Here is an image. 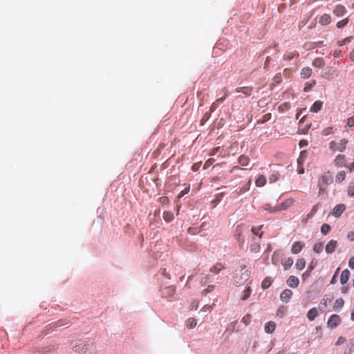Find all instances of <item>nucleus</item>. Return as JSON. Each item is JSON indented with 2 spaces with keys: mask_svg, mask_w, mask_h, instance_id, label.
Segmentation results:
<instances>
[{
  "mask_svg": "<svg viewBox=\"0 0 354 354\" xmlns=\"http://www.w3.org/2000/svg\"><path fill=\"white\" fill-rule=\"evenodd\" d=\"M317 309L316 308H312L308 310L307 313V317L310 321H313L315 318L317 316Z\"/></svg>",
  "mask_w": 354,
  "mask_h": 354,
  "instance_id": "obj_20",
  "label": "nucleus"
},
{
  "mask_svg": "<svg viewBox=\"0 0 354 354\" xmlns=\"http://www.w3.org/2000/svg\"><path fill=\"white\" fill-rule=\"evenodd\" d=\"M306 266V261L304 259H299L295 264V267L297 269L301 270H303Z\"/></svg>",
  "mask_w": 354,
  "mask_h": 354,
  "instance_id": "obj_28",
  "label": "nucleus"
},
{
  "mask_svg": "<svg viewBox=\"0 0 354 354\" xmlns=\"http://www.w3.org/2000/svg\"><path fill=\"white\" fill-rule=\"evenodd\" d=\"M244 227H245V226L243 224L238 225L236 227L235 232H234V238L239 242L240 247H242L245 242V240L243 237Z\"/></svg>",
  "mask_w": 354,
  "mask_h": 354,
  "instance_id": "obj_2",
  "label": "nucleus"
},
{
  "mask_svg": "<svg viewBox=\"0 0 354 354\" xmlns=\"http://www.w3.org/2000/svg\"><path fill=\"white\" fill-rule=\"evenodd\" d=\"M333 182V177L330 171L324 173L320 178L318 182V186L319 187V194L325 191L326 187Z\"/></svg>",
  "mask_w": 354,
  "mask_h": 354,
  "instance_id": "obj_1",
  "label": "nucleus"
},
{
  "mask_svg": "<svg viewBox=\"0 0 354 354\" xmlns=\"http://www.w3.org/2000/svg\"><path fill=\"white\" fill-rule=\"evenodd\" d=\"M333 133L332 127H327L322 131L323 136H328Z\"/></svg>",
  "mask_w": 354,
  "mask_h": 354,
  "instance_id": "obj_48",
  "label": "nucleus"
},
{
  "mask_svg": "<svg viewBox=\"0 0 354 354\" xmlns=\"http://www.w3.org/2000/svg\"><path fill=\"white\" fill-rule=\"evenodd\" d=\"M250 248L252 252H258L260 250L261 245L259 243L253 242L251 243Z\"/></svg>",
  "mask_w": 354,
  "mask_h": 354,
  "instance_id": "obj_33",
  "label": "nucleus"
},
{
  "mask_svg": "<svg viewBox=\"0 0 354 354\" xmlns=\"http://www.w3.org/2000/svg\"><path fill=\"white\" fill-rule=\"evenodd\" d=\"M224 91H225V94H224V95H223V97H220V98L217 99L216 102H223L225 100V98H226V97H227V89H226V88H225V89H224Z\"/></svg>",
  "mask_w": 354,
  "mask_h": 354,
  "instance_id": "obj_58",
  "label": "nucleus"
},
{
  "mask_svg": "<svg viewBox=\"0 0 354 354\" xmlns=\"http://www.w3.org/2000/svg\"><path fill=\"white\" fill-rule=\"evenodd\" d=\"M201 162H196V163L194 164L192 167V170L194 171H196L197 170H198V169L201 167Z\"/></svg>",
  "mask_w": 354,
  "mask_h": 354,
  "instance_id": "obj_57",
  "label": "nucleus"
},
{
  "mask_svg": "<svg viewBox=\"0 0 354 354\" xmlns=\"http://www.w3.org/2000/svg\"><path fill=\"white\" fill-rule=\"evenodd\" d=\"M298 56H299V53L297 51L295 50V51H292V52H287V53H286L284 54L283 58L286 60H291L293 58H295V57H298Z\"/></svg>",
  "mask_w": 354,
  "mask_h": 354,
  "instance_id": "obj_24",
  "label": "nucleus"
},
{
  "mask_svg": "<svg viewBox=\"0 0 354 354\" xmlns=\"http://www.w3.org/2000/svg\"><path fill=\"white\" fill-rule=\"evenodd\" d=\"M292 295V292L290 289L284 290L280 295V299L282 301L288 303Z\"/></svg>",
  "mask_w": 354,
  "mask_h": 354,
  "instance_id": "obj_7",
  "label": "nucleus"
},
{
  "mask_svg": "<svg viewBox=\"0 0 354 354\" xmlns=\"http://www.w3.org/2000/svg\"><path fill=\"white\" fill-rule=\"evenodd\" d=\"M341 322V319L339 315H332L327 322L328 326L334 328L337 327Z\"/></svg>",
  "mask_w": 354,
  "mask_h": 354,
  "instance_id": "obj_3",
  "label": "nucleus"
},
{
  "mask_svg": "<svg viewBox=\"0 0 354 354\" xmlns=\"http://www.w3.org/2000/svg\"><path fill=\"white\" fill-rule=\"evenodd\" d=\"M163 218L167 222H170L174 219V214L169 212H165L163 213Z\"/></svg>",
  "mask_w": 354,
  "mask_h": 354,
  "instance_id": "obj_35",
  "label": "nucleus"
},
{
  "mask_svg": "<svg viewBox=\"0 0 354 354\" xmlns=\"http://www.w3.org/2000/svg\"><path fill=\"white\" fill-rule=\"evenodd\" d=\"M345 12H346V8L342 5H337L333 10V13L337 17H341V16L344 15Z\"/></svg>",
  "mask_w": 354,
  "mask_h": 354,
  "instance_id": "obj_14",
  "label": "nucleus"
},
{
  "mask_svg": "<svg viewBox=\"0 0 354 354\" xmlns=\"http://www.w3.org/2000/svg\"><path fill=\"white\" fill-rule=\"evenodd\" d=\"M314 269V266L313 265V263L308 266L307 270L302 274V278L304 279H306L307 277H308L310 275V273L312 270Z\"/></svg>",
  "mask_w": 354,
  "mask_h": 354,
  "instance_id": "obj_38",
  "label": "nucleus"
},
{
  "mask_svg": "<svg viewBox=\"0 0 354 354\" xmlns=\"http://www.w3.org/2000/svg\"><path fill=\"white\" fill-rule=\"evenodd\" d=\"M330 21V16L328 14L322 15L319 19V23L323 26H326L329 24Z\"/></svg>",
  "mask_w": 354,
  "mask_h": 354,
  "instance_id": "obj_16",
  "label": "nucleus"
},
{
  "mask_svg": "<svg viewBox=\"0 0 354 354\" xmlns=\"http://www.w3.org/2000/svg\"><path fill=\"white\" fill-rule=\"evenodd\" d=\"M316 82L315 80H313L310 82H306L304 86V91L305 92H308L312 89V88L315 85Z\"/></svg>",
  "mask_w": 354,
  "mask_h": 354,
  "instance_id": "obj_36",
  "label": "nucleus"
},
{
  "mask_svg": "<svg viewBox=\"0 0 354 354\" xmlns=\"http://www.w3.org/2000/svg\"><path fill=\"white\" fill-rule=\"evenodd\" d=\"M252 91H253V88L252 86H243V87H238L236 88V92L242 93L243 94H244L246 96L250 95Z\"/></svg>",
  "mask_w": 354,
  "mask_h": 354,
  "instance_id": "obj_11",
  "label": "nucleus"
},
{
  "mask_svg": "<svg viewBox=\"0 0 354 354\" xmlns=\"http://www.w3.org/2000/svg\"><path fill=\"white\" fill-rule=\"evenodd\" d=\"M276 328V324L274 322L270 321L265 325V331L267 333H272Z\"/></svg>",
  "mask_w": 354,
  "mask_h": 354,
  "instance_id": "obj_17",
  "label": "nucleus"
},
{
  "mask_svg": "<svg viewBox=\"0 0 354 354\" xmlns=\"http://www.w3.org/2000/svg\"><path fill=\"white\" fill-rule=\"evenodd\" d=\"M337 245V241L330 240V241H328V243L326 244V248H325L326 253H328V254L333 253L335 250Z\"/></svg>",
  "mask_w": 354,
  "mask_h": 354,
  "instance_id": "obj_9",
  "label": "nucleus"
},
{
  "mask_svg": "<svg viewBox=\"0 0 354 354\" xmlns=\"http://www.w3.org/2000/svg\"><path fill=\"white\" fill-rule=\"evenodd\" d=\"M323 250V243H317L313 246V250L316 253H320Z\"/></svg>",
  "mask_w": 354,
  "mask_h": 354,
  "instance_id": "obj_40",
  "label": "nucleus"
},
{
  "mask_svg": "<svg viewBox=\"0 0 354 354\" xmlns=\"http://www.w3.org/2000/svg\"><path fill=\"white\" fill-rule=\"evenodd\" d=\"M346 125L349 127L354 126V118L350 117L347 119Z\"/></svg>",
  "mask_w": 354,
  "mask_h": 354,
  "instance_id": "obj_50",
  "label": "nucleus"
},
{
  "mask_svg": "<svg viewBox=\"0 0 354 354\" xmlns=\"http://www.w3.org/2000/svg\"><path fill=\"white\" fill-rule=\"evenodd\" d=\"M348 266L351 269L354 270V257L349 259Z\"/></svg>",
  "mask_w": 354,
  "mask_h": 354,
  "instance_id": "obj_59",
  "label": "nucleus"
},
{
  "mask_svg": "<svg viewBox=\"0 0 354 354\" xmlns=\"http://www.w3.org/2000/svg\"><path fill=\"white\" fill-rule=\"evenodd\" d=\"M346 177V173L344 171H339L335 176V181L338 183L342 182Z\"/></svg>",
  "mask_w": 354,
  "mask_h": 354,
  "instance_id": "obj_31",
  "label": "nucleus"
},
{
  "mask_svg": "<svg viewBox=\"0 0 354 354\" xmlns=\"http://www.w3.org/2000/svg\"><path fill=\"white\" fill-rule=\"evenodd\" d=\"M348 141L347 139H342L339 143L337 142V151H339L340 152H343L346 149V145L348 144Z\"/></svg>",
  "mask_w": 354,
  "mask_h": 354,
  "instance_id": "obj_18",
  "label": "nucleus"
},
{
  "mask_svg": "<svg viewBox=\"0 0 354 354\" xmlns=\"http://www.w3.org/2000/svg\"><path fill=\"white\" fill-rule=\"evenodd\" d=\"M88 348V345L86 344L83 342H80L74 346L75 351L78 352L81 354L86 353Z\"/></svg>",
  "mask_w": 354,
  "mask_h": 354,
  "instance_id": "obj_8",
  "label": "nucleus"
},
{
  "mask_svg": "<svg viewBox=\"0 0 354 354\" xmlns=\"http://www.w3.org/2000/svg\"><path fill=\"white\" fill-rule=\"evenodd\" d=\"M334 164L338 167H346V157L344 155L339 154L334 160Z\"/></svg>",
  "mask_w": 354,
  "mask_h": 354,
  "instance_id": "obj_6",
  "label": "nucleus"
},
{
  "mask_svg": "<svg viewBox=\"0 0 354 354\" xmlns=\"http://www.w3.org/2000/svg\"><path fill=\"white\" fill-rule=\"evenodd\" d=\"M344 301L343 299L339 298V299H336V301L333 305L334 310H339V309L342 308L344 306Z\"/></svg>",
  "mask_w": 354,
  "mask_h": 354,
  "instance_id": "obj_30",
  "label": "nucleus"
},
{
  "mask_svg": "<svg viewBox=\"0 0 354 354\" xmlns=\"http://www.w3.org/2000/svg\"><path fill=\"white\" fill-rule=\"evenodd\" d=\"M322 105H323V102H321V101H316L313 103V104L312 105V106L310 107V111L311 112H314V113H317L319 111L321 110L322 107Z\"/></svg>",
  "mask_w": 354,
  "mask_h": 354,
  "instance_id": "obj_21",
  "label": "nucleus"
},
{
  "mask_svg": "<svg viewBox=\"0 0 354 354\" xmlns=\"http://www.w3.org/2000/svg\"><path fill=\"white\" fill-rule=\"evenodd\" d=\"M223 269V265L221 263H217L210 268L209 271L214 274H218L221 270Z\"/></svg>",
  "mask_w": 354,
  "mask_h": 354,
  "instance_id": "obj_22",
  "label": "nucleus"
},
{
  "mask_svg": "<svg viewBox=\"0 0 354 354\" xmlns=\"http://www.w3.org/2000/svg\"><path fill=\"white\" fill-rule=\"evenodd\" d=\"M330 229L331 227L328 224L324 223L321 227V232L326 235L330 231Z\"/></svg>",
  "mask_w": 354,
  "mask_h": 354,
  "instance_id": "obj_37",
  "label": "nucleus"
},
{
  "mask_svg": "<svg viewBox=\"0 0 354 354\" xmlns=\"http://www.w3.org/2000/svg\"><path fill=\"white\" fill-rule=\"evenodd\" d=\"M238 161L241 165L245 167L248 165L250 158L247 156L241 155V156H239Z\"/></svg>",
  "mask_w": 354,
  "mask_h": 354,
  "instance_id": "obj_25",
  "label": "nucleus"
},
{
  "mask_svg": "<svg viewBox=\"0 0 354 354\" xmlns=\"http://www.w3.org/2000/svg\"><path fill=\"white\" fill-rule=\"evenodd\" d=\"M348 18L341 20L337 23V27L339 28H343L348 24Z\"/></svg>",
  "mask_w": 354,
  "mask_h": 354,
  "instance_id": "obj_45",
  "label": "nucleus"
},
{
  "mask_svg": "<svg viewBox=\"0 0 354 354\" xmlns=\"http://www.w3.org/2000/svg\"><path fill=\"white\" fill-rule=\"evenodd\" d=\"M198 301L194 300L192 302L190 306L191 309H196L198 307Z\"/></svg>",
  "mask_w": 354,
  "mask_h": 354,
  "instance_id": "obj_55",
  "label": "nucleus"
},
{
  "mask_svg": "<svg viewBox=\"0 0 354 354\" xmlns=\"http://www.w3.org/2000/svg\"><path fill=\"white\" fill-rule=\"evenodd\" d=\"M189 191V187H185L183 191L180 192L178 194V198L183 197L185 194H187Z\"/></svg>",
  "mask_w": 354,
  "mask_h": 354,
  "instance_id": "obj_52",
  "label": "nucleus"
},
{
  "mask_svg": "<svg viewBox=\"0 0 354 354\" xmlns=\"http://www.w3.org/2000/svg\"><path fill=\"white\" fill-rule=\"evenodd\" d=\"M294 199L292 198H287L281 203L277 205L278 210L279 212L286 210L293 205L294 204Z\"/></svg>",
  "mask_w": 354,
  "mask_h": 354,
  "instance_id": "obj_4",
  "label": "nucleus"
},
{
  "mask_svg": "<svg viewBox=\"0 0 354 354\" xmlns=\"http://www.w3.org/2000/svg\"><path fill=\"white\" fill-rule=\"evenodd\" d=\"M175 291L176 290L174 286H170L165 287L162 291V297H170L174 295Z\"/></svg>",
  "mask_w": 354,
  "mask_h": 354,
  "instance_id": "obj_10",
  "label": "nucleus"
},
{
  "mask_svg": "<svg viewBox=\"0 0 354 354\" xmlns=\"http://www.w3.org/2000/svg\"><path fill=\"white\" fill-rule=\"evenodd\" d=\"M347 238L350 241H354V232L353 231L349 232L347 234Z\"/></svg>",
  "mask_w": 354,
  "mask_h": 354,
  "instance_id": "obj_60",
  "label": "nucleus"
},
{
  "mask_svg": "<svg viewBox=\"0 0 354 354\" xmlns=\"http://www.w3.org/2000/svg\"><path fill=\"white\" fill-rule=\"evenodd\" d=\"M249 189V185H246L242 188H240L239 190H236V192L237 195H241L245 192L248 191Z\"/></svg>",
  "mask_w": 354,
  "mask_h": 354,
  "instance_id": "obj_49",
  "label": "nucleus"
},
{
  "mask_svg": "<svg viewBox=\"0 0 354 354\" xmlns=\"http://www.w3.org/2000/svg\"><path fill=\"white\" fill-rule=\"evenodd\" d=\"M272 284V281L270 278H266L263 280L261 286L263 289L268 288Z\"/></svg>",
  "mask_w": 354,
  "mask_h": 354,
  "instance_id": "obj_39",
  "label": "nucleus"
},
{
  "mask_svg": "<svg viewBox=\"0 0 354 354\" xmlns=\"http://www.w3.org/2000/svg\"><path fill=\"white\" fill-rule=\"evenodd\" d=\"M317 209V205H316L313 207V208L310 210V212L308 214V217L313 216L316 213Z\"/></svg>",
  "mask_w": 354,
  "mask_h": 354,
  "instance_id": "obj_54",
  "label": "nucleus"
},
{
  "mask_svg": "<svg viewBox=\"0 0 354 354\" xmlns=\"http://www.w3.org/2000/svg\"><path fill=\"white\" fill-rule=\"evenodd\" d=\"M293 263V260L292 258L288 257L282 262V265L285 270L289 269Z\"/></svg>",
  "mask_w": 354,
  "mask_h": 354,
  "instance_id": "obj_29",
  "label": "nucleus"
},
{
  "mask_svg": "<svg viewBox=\"0 0 354 354\" xmlns=\"http://www.w3.org/2000/svg\"><path fill=\"white\" fill-rule=\"evenodd\" d=\"M348 194L350 196H354V182H351L348 187Z\"/></svg>",
  "mask_w": 354,
  "mask_h": 354,
  "instance_id": "obj_44",
  "label": "nucleus"
},
{
  "mask_svg": "<svg viewBox=\"0 0 354 354\" xmlns=\"http://www.w3.org/2000/svg\"><path fill=\"white\" fill-rule=\"evenodd\" d=\"M351 40H352V37H346V38H345L344 39H343L342 41H339L338 43L339 46H342L346 44L347 43L351 42Z\"/></svg>",
  "mask_w": 354,
  "mask_h": 354,
  "instance_id": "obj_47",
  "label": "nucleus"
},
{
  "mask_svg": "<svg viewBox=\"0 0 354 354\" xmlns=\"http://www.w3.org/2000/svg\"><path fill=\"white\" fill-rule=\"evenodd\" d=\"M263 209L270 213H275L279 212L277 205L272 207L270 204H266L263 206Z\"/></svg>",
  "mask_w": 354,
  "mask_h": 354,
  "instance_id": "obj_27",
  "label": "nucleus"
},
{
  "mask_svg": "<svg viewBox=\"0 0 354 354\" xmlns=\"http://www.w3.org/2000/svg\"><path fill=\"white\" fill-rule=\"evenodd\" d=\"M251 317H252L251 315L247 314L245 316H243V317L241 319V322L244 324L248 325L250 323V322H251Z\"/></svg>",
  "mask_w": 354,
  "mask_h": 354,
  "instance_id": "obj_41",
  "label": "nucleus"
},
{
  "mask_svg": "<svg viewBox=\"0 0 354 354\" xmlns=\"http://www.w3.org/2000/svg\"><path fill=\"white\" fill-rule=\"evenodd\" d=\"M299 145L301 148L306 147L308 145V141L306 140H300Z\"/></svg>",
  "mask_w": 354,
  "mask_h": 354,
  "instance_id": "obj_61",
  "label": "nucleus"
},
{
  "mask_svg": "<svg viewBox=\"0 0 354 354\" xmlns=\"http://www.w3.org/2000/svg\"><path fill=\"white\" fill-rule=\"evenodd\" d=\"M304 244L301 241H296L293 243L291 252L293 254H297L303 249Z\"/></svg>",
  "mask_w": 354,
  "mask_h": 354,
  "instance_id": "obj_12",
  "label": "nucleus"
},
{
  "mask_svg": "<svg viewBox=\"0 0 354 354\" xmlns=\"http://www.w3.org/2000/svg\"><path fill=\"white\" fill-rule=\"evenodd\" d=\"M345 209L346 206L344 204H338L333 208L332 214L335 217L339 218Z\"/></svg>",
  "mask_w": 354,
  "mask_h": 354,
  "instance_id": "obj_5",
  "label": "nucleus"
},
{
  "mask_svg": "<svg viewBox=\"0 0 354 354\" xmlns=\"http://www.w3.org/2000/svg\"><path fill=\"white\" fill-rule=\"evenodd\" d=\"M324 60L322 57H317L315 59L313 62V66L316 68H322V66H324Z\"/></svg>",
  "mask_w": 354,
  "mask_h": 354,
  "instance_id": "obj_26",
  "label": "nucleus"
},
{
  "mask_svg": "<svg viewBox=\"0 0 354 354\" xmlns=\"http://www.w3.org/2000/svg\"><path fill=\"white\" fill-rule=\"evenodd\" d=\"M336 147H337V142L335 141H331L330 143H329V148L333 150V151H336Z\"/></svg>",
  "mask_w": 354,
  "mask_h": 354,
  "instance_id": "obj_53",
  "label": "nucleus"
},
{
  "mask_svg": "<svg viewBox=\"0 0 354 354\" xmlns=\"http://www.w3.org/2000/svg\"><path fill=\"white\" fill-rule=\"evenodd\" d=\"M261 227H252V232L254 235H259V238H261L262 236V232L259 233V231L261 230Z\"/></svg>",
  "mask_w": 354,
  "mask_h": 354,
  "instance_id": "obj_42",
  "label": "nucleus"
},
{
  "mask_svg": "<svg viewBox=\"0 0 354 354\" xmlns=\"http://www.w3.org/2000/svg\"><path fill=\"white\" fill-rule=\"evenodd\" d=\"M350 59L352 62H354V49L349 54Z\"/></svg>",
  "mask_w": 354,
  "mask_h": 354,
  "instance_id": "obj_64",
  "label": "nucleus"
},
{
  "mask_svg": "<svg viewBox=\"0 0 354 354\" xmlns=\"http://www.w3.org/2000/svg\"><path fill=\"white\" fill-rule=\"evenodd\" d=\"M350 277V272L348 269H346L342 271L341 277H340V282L342 284L346 283Z\"/></svg>",
  "mask_w": 354,
  "mask_h": 354,
  "instance_id": "obj_19",
  "label": "nucleus"
},
{
  "mask_svg": "<svg viewBox=\"0 0 354 354\" xmlns=\"http://www.w3.org/2000/svg\"><path fill=\"white\" fill-rule=\"evenodd\" d=\"M250 295H251V289L250 287H248L244 290V294H243V296L242 297V299L246 300L247 299H248L250 297Z\"/></svg>",
  "mask_w": 354,
  "mask_h": 354,
  "instance_id": "obj_43",
  "label": "nucleus"
},
{
  "mask_svg": "<svg viewBox=\"0 0 354 354\" xmlns=\"http://www.w3.org/2000/svg\"><path fill=\"white\" fill-rule=\"evenodd\" d=\"M313 71L310 67H304L301 69L300 75L303 79H307L312 75Z\"/></svg>",
  "mask_w": 354,
  "mask_h": 354,
  "instance_id": "obj_15",
  "label": "nucleus"
},
{
  "mask_svg": "<svg viewBox=\"0 0 354 354\" xmlns=\"http://www.w3.org/2000/svg\"><path fill=\"white\" fill-rule=\"evenodd\" d=\"M197 324L196 319L194 317H190L187 321V326L189 328H194Z\"/></svg>",
  "mask_w": 354,
  "mask_h": 354,
  "instance_id": "obj_32",
  "label": "nucleus"
},
{
  "mask_svg": "<svg viewBox=\"0 0 354 354\" xmlns=\"http://www.w3.org/2000/svg\"><path fill=\"white\" fill-rule=\"evenodd\" d=\"M214 288L213 286H209L208 288L203 291V294L211 292Z\"/></svg>",
  "mask_w": 354,
  "mask_h": 354,
  "instance_id": "obj_63",
  "label": "nucleus"
},
{
  "mask_svg": "<svg viewBox=\"0 0 354 354\" xmlns=\"http://www.w3.org/2000/svg\"><path fill=\"white\" fill-rule=\"evenodd\" d=\"M266 183V178L263 175L259 176L255 180V184L257 187H263Z\"/></svg>",
  "mask_w": 354,
  "mask_h": 354,
  "instance_id": "obj_23",
  "label": "nucleus"
},
{
  "mask_svg": "<svg viewBox=\"0 0 354 354\" xmlns=\"http://www.w3.org/2000/svg\"><path fill=\"white\" fill-rule=\"evenodd\" d=\"M299 283V280L295 276H290L287 280V284L291 288H297Z\"/></svg>",
  "mask_w": 354,
  "mask_h": 354,
  "instance_id": "obj_13",
  "label": "nucleus"
},
{
  "mask_svg": "<svg viewBox=\"0 0 354 354\" xmlns=\"http://www.w3.org/2000/svg\"><path fill=\"white\" fill-rule=\"evenodd\" d=\"M214 162V159H213V158L208 159L204 164V169L209 167Z\"/></svg>",
  "mask_w": 354,
  "mask_h": 354,
  "instance_id": "obj_51",
  "label": "nucleus"
},
{
  "mask_svg": "<svg viewBox=\"0 0 354 354\" xmlns=\"http://www.w3.org/2000/svg\"><path fill=\"white\" fill-rule=\"evenodd\" d=\"M307 152L306 151H302L300 153L299 157L297 159V163L299 165H301L304 163L305 158H306Z\"/></svg>",
  "mask_w": 354,
  "mask_h": 354,
  "instance_id": "obj_34",
  "label": "nucleus"
},
{
  "mask_svg": "<svg viewBox=\"0 0 354 354\" xmlns=\"http://www.w3.org/2000/svg\"><path fill=\"white\" fill-rule=\"evenodd\" d=\"M341 55H342V51L340 50H336L333 53V56L335 57H341Z\"/></svg>",
  "mask_w": 354,
  "mask_h": 354,
  "instance_id": "obj_62",
  "label": "nucleus"
},
{
  "mask_svg": "<svg viewBox=\"0 0 354 354\" xmlns=\"http://www.w3.org/2000/svg\"><path fill=\"white\" fill-rule=\"evenodd\" d=\"M346 342V339L343 337H339L337 339V341L336 342L335 344L336 345H341L342 344H344V342Z\"/></svg>",
  "mask_w": 354,
  "mask_h": 354,
  "instance_id": "obj_56",
  "label": "nucleus"
},
{
  "mask_svg": "<svg viewBox=\"0 0 354 354\" xmlns=\"http://www.w3.org/2000/svg\"><path fill=\"white\" fill-rule=\"evenodd\" d=\"M273 81L275 84H279L282 81L281 74L279 73L274 77Z\"/></svg>",
  "mask_w": 354,
  "mask_h": 354,
  "instance_id": "obj_46",
  "label": "nucleus"
}]
</instances>
